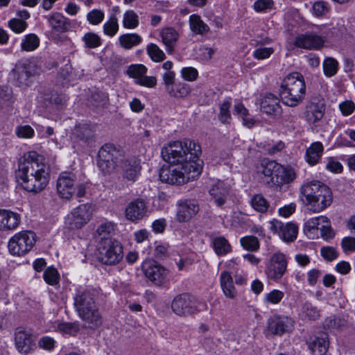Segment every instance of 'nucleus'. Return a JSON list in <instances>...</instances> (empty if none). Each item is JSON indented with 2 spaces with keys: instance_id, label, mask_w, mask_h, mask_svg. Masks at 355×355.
Masks as SVG:
<instances>
[{
  "instance_id": "nucleus-44",
  "label": "nucleus",
  "mask_w": 355,
  "mask_h": 355,
  "mask_svg": "<svg viewBox=\"0 0 355 355\" xmlns=\"http://www.w3.org/2000/svg\"><path fill=\"white\" fill-rule=\"evenodd\" d=\"M148 55L156 62L163 61L166 58L164 51L155 44L150 43L146 47Z\"/></svg>"
},
{
  "instance_id": "nucleus-9",
  "label": "nucleus",
  "mask_w": 355,
  "mask_h": 355,
  "mask_svg": "<svg viewBox=\"0 0 355 355\" xmlns=\"http://www.w3.org/2000/svg\"><path fill=\"white\" fill-rule=\"evenodd\" d=\"M99 259L107 265L118 263L123 258L121 244L112 238L103 239L98 245Z\"/></svg>"
},
{
  "instance_id": "nucleus-4",
  "label": "nucleus",
  "mask_w": 355,
  "mask_h": 355,
  "mask_svg": "<svg viewBox=\"0 0 355 355\" xmlns=\"http://www.w3.org/2000/svg\"><path fill=\"white\" fill-rule=\"evenodd\" d=\"M94 291L79 288L73 295V306L78 316L90 327L99 326L102 319L96 305Z\"/></svg>"
},
{
  "instance_id": "nucleus-14",
  "label": "nucleus",
  "mask_w": 355,
  "mask_h": 355,
  "mask_svg": "<svg viewBox=\"0 0 355 355\" xmlns=\"http://www.w3.org/2000/svg\"><path fill=\"white\" fill-rule=\"evenodd\" d=\"M287 266L288 261L286 255L282 252H277L270 257L265 272L268 279L278 281L286 273Z\"/></svg>"
},
{
  "instance_id": "nucleus-59",
  "label": "nucleus",
  "mask_w": 355,
  "mask_h": 355,
  "mask_svg": "<svg viewBox=\"0 0 355 355\" xmlns=\"http://www.w3.org/2000/svg\"><path fill=\"white\" fill-rule=\"evenodd\" d=\"M274 53L272 47L259 48L254 51L253 56L257 60H263L268 58Z\"/></svg>"
},
{
  "instance_id": "nucleus-50",
  "label": "nucleus",
  "mask_w": 355,
  "mask_h": 355,
  "mask_svg": "<svg viewBox=\"0 0 355 355\" xmlns=\"http://www.w3.org/2000/svg\"><path fill=\"white\" fill-rule=\"evenodd\" d=\"M231 103L229 101H225L220 105V113L218 119L223 123H229L232 119L230 109Z\"/></svg>"
},
{
  "instance_id": "nucleus-56",
  "label": "nucleus",
  "mask_w": 355,
  "mask_h": 355,
  "mask_svg": "<svg viewBox=\"0 0 355 355\" xmlns=\"http://www.w3.org/2000/svg\"><path fill=\"white\" fill-rule=\"evenodd\" d=\"M180 73L184 80L190 82L196 80L198 76L197 69L191 67L182 68Z\"/></svg>"
},
{
  "instance_id": "nucleus-22",
  "label": "nucleus",
  "mask_w": 355,
  "mask_h": 355,
  "mask_svg": "<svg viewBox=\"0 0 355 355\" xmlns=\"http://www.w3.org/2000/svg\"><path fill=\"white\" fill-rule=\"evenodd\" d=\"M313 355H324L329 348L328 335L325 332L311 336L306 341Z\"/></svg>"
},
{
  "instance_id": "nucleus-37",
  "label": "nucleus",
  "mask_w": 355,
  "mask_h": 355,
  "mask_svg": "<svg viewBox=\"0 0 355 355\" xmlns=\"http://www.w3.org/2000/svg\"><path fill=\"white\" fill-rule=\"evenodd\" d=\"M40 44L39 37L33 33L26 35L22 40L21 48L22 51H33L36 49Z\"/></svg>"
},
{
  "instance_id": "nucleus-7",
  "label": "nucleus",
  "mask_w": 355,
  "mask_h": 355,
  "mask_svg": "<svg viewBox=\"0 0 355 355\" xmlns=\"http://www.w3.org/2000/svg\"><path fill=\"white\" fill-rule=\"evenodd\" d=\"M38 73L39 69L33 60L22 59L15 64L10 76L17 87L25 89L31 85Z\"/></svg>"
},
{
  "instance_id": "nucleus-58",
  "label": "nucleus",
  "mask_w": 355,
  "mask_h": 355,
  "mask_svg": "<svg viewBox=\"0 0 355 355\" xmlns=\"http://www.w3.org/2000/svg\"><path fill=\"white\" fill-rule=\"evenodd\" d=\"M329 7L327 2L318 1L313 6V11L315 15L321 17L327 15L329 12Z\"/></svg>"
},
{
  "instance_id": "nucleus-26",
  "label": "nucleus",
  "mask_w": 355,
  "mask_h": 355,
  "mask_svg": "<svg viewBox=\"0 0 355 355\" xmlns=\"http://www.w3.org/2000/svg\"><path fill=\"white\" fill-rule=\"evenodd\" d=\"M229 187L223 182L218 180L211 185L209 193L216 205L218 207L223 205L229 196Z\"/></svg>"
},
{
  "instance_id": "nucleus-10",
  "label": "nucleus",
  "mask_w": 355,
  "mask_h": 355,
  "mask_svg": "<svg viewBox=\"0 0 355 355\" xmlns=\"http://www.w3.org/2000/svg\"><path fill=\"white\" fill-rule=\"evenodd\" d=\"M98 166L105 173H110L123 159L122 152L112 144L103 145L98 153Z\"/></svg>"
},
{
  "instance_id": "nucleus-11",
  "label": "nucleus",
  "mask_w": 355,
  "mask_h": 355,
  "mask_svg": "<svg viewBox=\"0 0 355 355\" xmlns=\"http://www.w3.org/2000/svg\"><path fill=\"white\" fill-rule=\"evenodd\" d=\"M36 235L32 231H22L15 234L8 242L9 252L17 256H23L34 246Z\"/></svg>"
},
{
  "instance_id": "nucleus-43",
  "label": "nucleus",
  "mask_w": 355,
  "mask_h": 355,
  "mask_svg": "<svg viewBox=\"0 0 355 355\" xmlns=\"http://www.w3.org/2000/svg\"><path fill=\"white\" fill-rule=\"evenodd\" d=\"M166 92L171 97L180 98L187 96L190 94L191 89L186 84H179L176 87L174 85L168 88Z\"/></svg>"
},
{
  "instance_id": "nucleus-52",
  "label": "nucleus",
  "mask_w": 355,
  "mask_h": 355,
  "mask_svg": "<svg viewBox=\"0 0 355 355\" xmlns=\"http://www.w3.org/2000/svg\"><path fill=\"white\" fill-rule=\"evenodd\" d=\"M234 111L241 117L245 125L252 127L254 125V121L252 119H248V111L242 103H236L234 105Z\"/></svg>"
},
{
  "instance_id": "nucleus-3",
  "label": "nucleus",
  "mask_w": 355,
  "mask_h": 355,
  "mask_svg": "<svg viewBox=\"0 0 355 355\" xmlns=\"http://www.w3.org/2000/svg\"><path fill=\"white\" fill-rule=\"evenodd\" d=\"M300 194L308 209L313 213H319L329 207L333 202V195L330 188L318 180L303 184L300 187Z\"/></svg>"
},
{
  "instance_id": "nucleus-61",
  "label": "nucleus",
  "mask_w": 355,
  "mask_h": 355,
  "mask_svg": "<svg viewBox=\"0 0 355 355\" xmlns=\"http://www.w3.org/2000/svg\"><path fill=\"white\" fill-rule=\"evenodd\" d=\"M34 130L28 125L18 126L16 129V134L20 138H32L34 136Z\"/></svg>"
},
{
  "instance_id": "nucleus-21",
  "label": "nucleus",
  "mask_w": 355,
  "mask_h": 355,
  "mask_svg": "<svg viewBox=\"0 0 355 355\" xmlns=\"http://www.w3.org/2000/svg\"><path fill=\"white\" fill-rule=\"evenodd\" d=\"M124 179L135 182L140 174L141 166L136 157L123 158L118 164Z\"/></svg>"
},
{
  "instance_id": "nucleus-64",
  "label": "nucleus",
  "mask_w": 355,
  "mask_h": 355,
  "mask_svg": "<svg viewBox=\"0 0 355 355\" xmlns=\"http://www.w3.org/2000/svg\"><path fill=\"white\" fill-rule=\"evenodd\" d=\"M135 82L137 85L143 87H155L157 85V78L155 76H148L144 74Z\"/></svg>"
},
{
  "instance_id": "nucleus-33",
  "label": "nucleus",
  "mask_w": 355,
  "mask_h": 355,
  "mask_svg": "<svg viewBox=\"0 0 355 355\" xmlns=\"http://www.w3.org/2000/svg\"><path fill=\"white\" fill-rule=\"evenodd\" d=\"M163 43L166 46V50L168 53H172L174 45L178 40V34L173 28H164L161 33Z\"/></svg>"
},
{
  "instance_id": "nucleus-13",
  "label": "nucleus",
  "mask_w": 355,
  "mask_h": 355,
  "mask_svg": "<svg viewBox=\"0 0 355 355\" xmlns=\"http://www.w3.org/2000/svg\"><path fill=\"white\" fill-rule=\"evenodd\" d=\"M145 277L156 286H162L168 280V270L153 260H146L141 266Z\"/></svg>"
},
{
  "instance_id": "nucleus-23",
  "label": "nucleus",
  "mask_w": 355,
  "mask_h": 355,
  "mask_svg": "<svg viewBox=\"0 0 355 355\" xmlns=\"http://www.w3.org/2000/svg\"><path fill=\"white\" fill-rule=\"evenodd\" d=\"M49 26L51 34H58L67 32L70 27L69 20L60 12H53L45 17Z\"/></svg>"
},
{
  "instance_id": "nucleus-54",
  "label": "nucleus",
  "mask_w": 355,
  "mask_h": 355,
  "mask_svg": "<svg viewBox=\"0 0 355 355\" xmlns=\"http://www.w3.org/2000/svg\"><path fill=\"white\" fill-rule=\"evenodd\" d=\"M75 134L83 141H87L92 137V130L87 124H80L75 129Z\"/></svg>"
},
{
  "instance_id": "nucleus-48",
  "label": "nucleus",
  "mask_w": 355,
  "mask_h": 355,
  "mask_svg": "<svg viewBox=\"0 0 355 355\" xmlns=\"http://www.w3.org/2000/svg\"><path fill=\"white\" fill-rule=\"evenodd\" d=\"M147 72V68L144 64H131L128 67L127 74L137 80Z\"/></svg>"
},
{
  "instance_id": "nucleus-30",
  "label": "nucleus",
  "mask_w": 355,
  "mask_h": 355,
  "mask_svg": "<svg viewBox=\"0 0 355 355\" xmlns=\"http://www.w3.org/2000/svg\"><path fill=\"white\" fill-rule=\"evenodd\" d=\"M323 145L320 141H315L311 144L306 151V161L311 166L316 164L322 155Z\"/></svg>"
},
{
  "instance_id": "nucleus-49",
  "label": "nucleus",
  "mask_w": 355,
  "mask_h": 355,
  "mask_svg": "<svg viewBox=\"0 0 355 355\" xmlns=\"http://www.w3.org/2000/svg\"><path fill=\"white\" fill-rule=\"evenodd\" d=\"M90 102L94 107H103L108 102V95L102 92H95L92 94Z\"/></svg>"
},
{
  "instance_id": "nucleus-27",
  "label": "nucleus",
  "mask_w": 355,
  "mask_h": 355,
  "mask_svg": "<svg viewBox=\"0 0 355 355\" xmlns=\"http://www.w3.org/2000/svg\"><path fill=\"white\" fill-rule=\"evenodd\" d=\"M294 44L302 49H317L322 46L323 40L321 37L315 34H302L295 38Z\"/></svg>"
},
{
  "instance_id": "nucleus-25",
  "label": "nucleus",
  "mask_w": 355,
  "mask_h": 355,
  "mask_svg": "<svg viewBox=\"0 0 355 355\" xmlns=\"http://www.w3.org/2000/svg\"><path fill=\"white\" fill-rule=\"evenodd\" d=\"M21 220L20 215L16 212L0 209V230H13L16 229Z\"/></svg>"
},
{
  "instance_id": "nucleus-1",
  "label": "nucleus",
  "mask_w": 355,
  "mask_h": 355,
  "mask_svg": "<svg viewBox=\"0 0 355 355\" xmlns=\"http://www.w3.org/2000/svg\"><path fill=\"white\" fill-rule=\"evenodd\" d=\"M15 178L28 192L38 193L44 190L50 180L49 168L44 157L34 150L25 153L18 161Z\"/></svg>"
},
{
  "instance_id": "nucleus-60",
  "label": "nucleus",
  "mask_w": 355,
  "mask_h": 355,
  "mask_svg": "<svg viewBox=\"0 0 355 355\" xmlns=\"http://www.w3.org/2000/svg\"><path fill=\"white\" fill-rule=\"evenodd\" d=\"M114 230V224L112 222H105L102 223L97 229V233L101 236V240L107 238L106 236L111 234Z\"/></svg>"
},
{
  "instance_id": "nucleus-53",
  "label": "nucleus",
  "mask_w": 355,
  "mask_h": 355,
  "mask_svg": "<svg viewBox=\"0 0 355 355\" xmlns=\"http://www.w3.org/2000/svg\"><path fill=\"white\" fill-rule=\"evenodd\" d=\"M324 222H327V217L324 216L310 218L305 223L304 229L309 232L319 230Z\"/></svg>"
},
{
  "instance_id": "nucleus-51",
  "label": "nucleus",
  "mask_w": 355,
  "mask_h": 355,
  "mask_svg": "<svg viewBox=\"0 0 355 355\" xmlns=\"http://www.w3.org/2000/svg\"><path fill=\"white\" fill-rule=\"evenodd\" d=\"M63 98L57 93L47 94L44 98V105L46 107L58 109L63 103Z\"/></svg>"
},
{
  "instance_id": "nucleus-46",
  "label": "nucleus",
  "mask_w": 355,
  "mask_h": 355,
  "mask_svg": "<svg viewBox=\"0 0 355 355\" xmlns=\"http://www.w3.org/2000/svg\"><path fill=\"white\" fill-rule=\"evenodd\" d=\"M241 244L243 248L248 251H257L259 248L258 239L254 236H246L241 239Z\"/></svg>"
},
{
  "instance_id": "nucleus-16",
  "label": "nucleus",
  "mask_w": 355,
  "mask_h": 355,
  "mask_svg": "<svg viewBox=\"0 0 355 355\" xmlns=\"http://www.w3.org/2000/svg\"><path fill=\"white\" fill-rule=\"evenodd\" d=\"M326 106L322 98H311L305 105L304 112V120L309 125H316L324 117Z\"/></svg>"
},
{
  "instance_id": "nucleus-20",
  "label": "nucleus",
  "mask_w": 355,
  "mask_h": 355,
  "mask_svg": "<svg viewBox=\"0 0 355 355\" xmlns=\"http://www.w3.org/2000/svg\"><path fill=\"white\" fill-rule=\"evenodd\" d=\"M148 207L144 200L137 198L128 204L125 216L128 220L137 222L143 219L147 214Z\"/></svg>"
},
{
  "instance_id": "nucleus-29",
  "label": "nucleus",
  "mask_w": 355,
  "mask_h": 355,
  "mask_svg": "<svg viewBox=\"0 0 355 355\" xmlns=\"http://www.w3.org/2000/svg\"><path fill=\"white\" fill-rule=\"evenodd\" d=\"M220 283L224 295L230 299H234L237 295L236 290L233 284L231 274L227 271H223L220 275Z\"/></svg>"
},
{
  "instance_id": "nucleus-40",
  "label": "nucleus",
  "mask_w": 355,
  "mask_h": 355,
  "mask_svg": "<svg viewBox=\"0 0 355 355\" xmlns=\"http://www.w3.org/2000/svg\"><path fill=\"white\" fill-rule=\"evenodd\" d=\"M82 40L85 46L88 49L98 48L102 43L101 37L94 32L86 33L82 37Z\"/></svg>"
},
{
  "instance_id": "nucleus-35",
  "label": "nucleus",
  "mask_w": 355,
  "mask_h": 355,
  "mask_svg": "<svg viewBox=\"0 0 355 355\" xmlns=\"http://www.w3.org/2000/svg\"><path fill=\"white\" fill-rule=\"evenodd\" d=\"M213 246L216 254L223 256L232 251V247L228 241L223 236L216 237L213 240Z\"/></svg>"
},
{
  "instance_id": "nucleus-19",
  "label": "nucleus",
  "mask_w": 355,
  "mask_h": 355,
  "mask_svg": "<svg viewBox=\"0 0 355 355\" xmlns=\"http://www.w3.org/2000/svg\"><path fill=\"white\" fill-rule=\"evenodd\" d=\"M15 346L22 354L31 353L36 347L33 336L22 329H17L15 333Z\"/></svg>"
},
{
  "instance_id": "nucleus-47",
  "label": "nucleus",
  "mask_w": 355,
  "mask_h": 355,
  "mask_svg": "<svg viewBox=\"0 0 355 355\" xmlns=\"http://www.w3.org/2000/svg\"><path fill=\"white\" fill-rule=\"evenodd\" d=\"M338 62L334 58H328L323 62V69L324 74L328 77L334 76L338 71Z\"/></svg>"
},
{
  "instance_id": "nucleus-57",
  "label": "nucleus",
  "mask_w": 355,
  "mask_h": 355,
  "mask_svg": "<svg viewBox=\"0 0 355 355\" xmlns=\"http://www.w3.org/2000/svg\"><path fill=\"white\" fill-rule=\"evenodd\" d=\"M9 27L16 33H20L25 31L27 23L19 19H12L8 21Z\"/></svg>"
},
{
  "instance_id": "nucleus-32",
  "label": "nucleus",
  "mask_w": 355,
  "mask_h": 355,
  "mask_svg": "<svg viewBox=\"0 0 355 355\" xmlns=\"http://www.w3.org/2000/svg\"><path fill=\"white\" fill-rule=\"evenodd\" d=\"M189 23L191 31L196 34L203 35L209 31L208 25L202 20L198 15H190Z\"/></svg>"
},
{
  "instance_id": "nucleus-38",
  "label": "nucleus",
  "mask_w": 355,
  "mask_h": 355,
  "mask_svg": "<svg viewBox=\"0 0 355 355\" xmlns=\"http://www.w3.org/2000/svg\"><path fill=\"white\" fill-rule=\"evenodd\" d=\"M297 235V227L295 224L288 223L284 225L279 236L286 242L293 241Z\"/></svg>"
},
{
  "instance_id": "nucleus-18",
  "label": "nucleus",
  "mask_w": 355,
  "mask_h": 355,
  "mask_svg": "<svg viewBox=\"0 0 355 355\" xmlns=\"http://www.w3.org/2000/svg\"><path fill=\"white\" fill-rule=\"evenodd\" d=\"M177 206L176 220L179 223L189 221L199 211V205L194 200H180Z\"/></svg>"
},
{
  "instance_id": "nucleus-36",
  "label": "nucleus",
  "mask_w": 355,
  "mask_h": 355,
  "mask_svg": "<svg viewBox=\"0 0 355 355\" xmlns=\"http://www.w3.org/2000/svg\"><path fill=\"white\" fill-rule=\"evenodd\" d=\"M279 164L275 161L264 159L261 161L259 171L266 177L271 178L272 181V177L275 176Z\"/></svg>"
},
{
  "instance_id": "nucleus-24",
  "label": "nucleus",
  "mask_w": 355,
  "mask_h": 355,
  "mask_svg": "<svg viewBox=\"0 0 355 355\" xmlns=\"http://www.w3.org/2000/svg\"><path fill=\"white\" fill-rule=\"evenodd\" d=\"M297 177V173L294 168L289 165L279 164L278 169L275 176L272 177V182L281 187L284 184H288L293 182Z\"/></svg>"
},
{
  "instance_id": "nucleus-45",
  "label": "nucleus",
  "mask_w": 355,
  "mask_h": 355,
  "mask_svg": "<svg viewBox=\"0 0 355 355\" xmlns=\"http://www.w3.org/2000/svg\"><path fill=\"white\" fill-rule=\"evenodd\" d=\"M139 24L137 15L133 10H128L123 15V25L125 28L133 29Z\"/></svg>"
},
{
  "instance_id": "nucleus-31",
  "label": "nucleus",
  "mask_w": 355,
  "mask_h": 355,
  "mask_svg": "<svg viewBox=\"0 0 355 355\" xmlns=\"http://www.w3.org/2000/svg\"><path fill=\"white\" fill-rule=\"evenodd\" d=\"M300 318L304 321L315 320L320 318V311L309 302H305L301 307Z\"/></svg>"
},
{
  "instance_id": "nucleus-5",
  "label": "nucleus",
  "mask_w": 355,
  "mask_h": 355,
  "mask_svg": "<svg viewBox=\"0 0 355 355\" xmlns=\"http://www.w3.org/2000/svg\"><path fill=\"white\" fill-rule=\"evenodd\" d=\"M202 171L200 162H189L183 164L164 166L159 171L162 182L180 185L193 180Z\"/></svg>"
},
{
  "instance_id": "nucleus-41",
  "label": "nucleus",
  "mask_w": 355,
  "mask_h": 355,
  "mask_svg": "<svg viewBox=\"0 0 355 355\" xmlns=\"http://www.w3.org/2000/svg\"><path fill=\"white\" fill-rule=\"evenodd\" d=\"M252 208L258 212L265 213L269 207L267 200L261 194L254 195L251 199Z\"/></svg>"
},
{
  "instance_id": "nucleus-42",
  "label": "nucleus",
  "mask_w": 355,
  "mask_h": 355,
  "mask_svg": "<svg viewBox=\"0 0 355 355\" xmlns=\"http://www.w3.org/2000/svg\"><path fill=\"white\" fill-rule=\"evenodd\" d=\"M43 278L46 284L51 286H56L60 282V274L56 268L50 266L45 269Z\"/></svg>"
},
{
  "instance_id": "nucleus-15",
  "label": "nucleus",
  "mask_w": 355,
  "mask_h": 355,
  "mask_svg": "<svg viewBox=\"0 0 355 355\" xmlns=\"http://www.w3.org/2000/svg\"><path fill=\"white\" fill-rule=\"evenodd\" d=\"M293 327V321L291 318L284 315H273L268 319L264 333L267 337L282 336Z\"/></svg>"
},
{
  "instance_id": "nucleus-34",
  "label": "nucleus",
  "mask_w": 355,
  "mask_h": 355,
  "mask_svg": "<svg viewBox=\"0 0 355 355\" xmlns=\"http://www.w3.org/2000/svg\"><path fill=\"white\" fill-rule=\"evenodd\" d=\"M142 41L140 35L137 33H125L119 37L121 46L125 49H130L139 44Z\"/></svg>"
},
{
  "instance_id": "nucleus-55",
  "label": "nucleus",
  "mask_w": 355,
  "mask_h": 355,
  "mask_svg": "<svg viewBox=\"0 0 355 355\" xmlns=\"http://www.w3.org/2000/svg\"><path fill=\"white\" fill-rule=\"evenodd\" d=\"M104 17V12L98 9H94L87 14V19L89 23L95 26L101 24L103 21Z\"/></svg>"
},
{
  "instance_id": "nucleus-28",
  "label": "nucleus",
  "mask_w": 355,
  "mask_h": 355,
  "mask_svg": "<svg viewBox=\"0 0 355 355\" xmlns=\"http://www.w3.org/2000/svg\"><path fill=\"white\" fill-rule=\"evenodd\" d=\"M261 110L270 115H277L280 113L281 105L278 98L272 94H267L261 101Z\"/></svg>"
},
{
  "instance_id": "nucleus-12",
  "label": "nucleus",
  "mask_w": 355,
  "mask_h": 355,
  "mask_svg": "<svg viewBox=\"0 0 355 355\" xmlns=\"http://www.w3.org/2000/svg\"><path fill=\"white\" fill-rule=\"evenodd\" d=\"M93 213L92 205L86 203L74 208L65 218V224L69 229H80L91 219Z\"/></svg>"
},
{
  "instance_id": "nucleus-63",
  "label": "nucleus",
  "mask_w": 355,
  "mask_h": 355,
  "mask_svg": "<svg viewBox=\"0 0 355 355\" xmlns=\"http://www.w3.org/2000/svg\"><path fill=\"white\" fill-rule=\"evenodd\" d=\"M274 2L272 0H257L254 3V9L257 12H265L272 8Z\"/></svg>"
},
{
  "instance_id": "nucleus-39",
  "label": "nucleus",
  "mask_w": 355,
  "mask_h": 355,
  "mask_svg": "<svg viewBox=\"0 0 355 355\" xmlns=\"http://www.w3.org/2000/svg\"><path fill=\"white\" fill-rule=\"evenodd\" d=\"M118 19L114 15L110 16L108 20L103 24V33L110 37H114L119 31Z\"/></svg>"
},
{
  "instance_id": "nucleus-62",
  "label": "nucleus",
  "mask_w": 355,
  "mask_h": 355,
  "mask_svg": "<svg viewBox=\"0 0 355 355\" xmlns=\"http://www.w3.org/2000/svg\"><path fill=\"white\" fill-rule=\"evenodd\" d=\"M321 236L325 240L332 239L334 236V230L331 228L329 219L327 218V222H324L320 227Z\"/></svg>"
},
{
  "instance_id": "nucleus-17",
  "label": "nucleus",
  "mask_w": 355,
  "mask_h": 355,
  "mask_svg": "<svg viewBox=\"0 0 355 355\" xmlns=\"http://www.w3.org/2000/svg\"><path fill=\"white\" fill-rule=\"evenodd\" d=\"M76 175L72 172H62L57 180L56 191L58 196L63 199H70L75 193Z\"/></svg>"
},
{
  "instance_id": "nucleus-6",
  "label": "nucleus",
  "mask_w": 355,
  "mask_h": 355,
  "mask_svg": "<svg viewBox=\"0 0 355 355\" xmlns=\"http://www.w3.org/2000/svg\"><path fill=\"white\" fill-rule=\"evenodd\" d=\"M306 84L303 76L293 72L284 79L279 95L284 104L290 107H295L304 98Z\"/></svg>"
},
{
  "instance_id": "nucleus-8",
  "label": "nucleus",
  "mask_w": 355,
  "mask_h": 355,
  "mask_svg": "<svg viewBox=\"0 0 355 355\" xmlns=\"http://www.w3.org/2000/svg\"><path fill=\"white\" fill-rule=\"evenodd\" d=\"M171 309L178 315L185 316L195 314L207 309L204 302L198 301L187 294L177 295L171 302Z\"/></svg>"
},
{
  "instance_id": "nucleus-2",
  "label": "nucleus",
  "mask_w": 355,
  "mask_h": 355,
  "mask_svg": "<svg viewBox=\"0 0 355 355\" xmlns=\"http://www.w3.org/2000/svg\"><path fill=\"white\" fill-rule=\"evenodd\" d=\"M161 153L166 162L173 164H183L193 161L200 162L202 166V162L200 159L201 146L189 139L171 142L162 148Z\"/></svg>"
}]
</instances>
